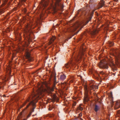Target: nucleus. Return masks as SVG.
<instances>
[{"mask_svg":"<svg viewBox=\"0 0 120 120\" xmlns=\"http://www.w3.org/2000/svg\"><path fill=\"white\" fill-rule=\"evenodd\" d=\"M45 90L43 88L40 86L37 88L36 93L33 92L31 95L28 97L25 103V104L27 102H29L25 109H26L29 106L30 108V113L27 116V118L29 117L31 113L34 111V109L36 107L35 104L39 99L40 96L42 95Z\"/></svg>","mask_w":120,"mask_h":120,"instance_id":"1","label":"nucleus"},{"mask_svg":"<svg viewBox=\"0 0 120 120\" xmlns=\"http://www.w3.org/2000/svg\"><path fill=\"white\" fill-rule=\"evenodd\" d=\"M30 25H27L25 30V33L24 34V36L26 37L28 40L30 39L31 37L30 35L32 34V32L30 29Z\"/></svg>","mask_w":120,"mask_h":120,"instance_id":"2","label":"nucleus"},{"mask_svg":"<svg viewBox=\"0 0 120 120\" xmlns=\"http://www.w3.org/2000/svg\"><path fill=\"white\" fill-rule=\"evenodd\" d=\"M84 51L85 50H84L83 49L82 51L79 52L76 55V56L74 57V58L77 61H79L80 59L83 58V56L84 55L83 51Z\"/></svg>","mask_w":120,"mask_h":120,"instance_id":"3","label":"nucleus"},{"mask_svg":"<svg viewBox=\"0 0 120 120\" xmlns=\"http://www.w3.org/2000/svg\"><path fill=\"white\" fill-rule=\"evenodd\" d=\"M99 67L101 68L104 69H107L108 66L106 61L104 60L101 61L99 64Z\"/></svg>","mask_w":120,"mask_h":120,"instance_id":"4","label":"nucleus"},{"mask_svg":"<svg viewBox=\"0 0 120 120\" xmlns=\"http://www.w3.org/2000/svg\"><path fill=\"white\" fill-rule=\"evenodd\" d=\"M95 11V10H94L91 13L89 14V17L88 20L84 24V25H86L90 20L94 14V12Z\"/></svg>","mask_w":120,"mask_h":120,"instance_id":"5","label":"nucleus"},{"mask_svg":"<svg viewBox=\"0 0 120 120\" xmlns=\"http://www.w3.org/2000/svg\"><path fill=\"white\" fill-rule=\"evenodd\" d=\"M61 0H56V1L57 5L60 7L61 9H63V8L64 6L63 4L60 3Z\"/></svg>","mask_w":120,"mask_h":120,"instance_id":"6","label":"nucleus"},{"mask_svg":"<svg viewBox=\"0 0 120 120\" xmlns=\"http://www.w3.org/2000/svg\"><path fill=\"white\" fill-rule=\"evenodd\" d=\"M54 90V89L53 88L48 87L47 88V92L49 94L51 95L52 94V92Z\"/></svg>","mask_w":120,"mask_h":120,"instance_id":"7","label":"nucleus"},{"mask_svg":"<svg viewBox=\"0 0 120 120\" xmlns=\"http://www.w3.org/2000/svg\"><path fill=\"white\" fill-rule=\"evenodd\" d=\"M109 66L113 69V70H116V68L115 64L112 62H111L109 64Z\"/></svg>","mask_w":120,"mask_h":120,"instance_id":"8","label":"nucleus"},{"mask_svg":"<svg viewBox=\"0 0 120 120\" xmlns=\"http://www.w3.org/2000/svg\"><path fill=\"white\" fill-rule=\"evenodd\" d=\"M90 88L91 90L94 91L96 89L98 88V86L95 85H92L90 86Z\"/></svg>","mask_w":120,"mask_h":120,"instance_id":"9","label":"nucleus"},{"mask_svg":"<svg viewBox=\"0 0 120 120\" xmlns=\"http://www.w3.org/2000/svg\"><path fill=\"white\" fill-rule=\"evenodd\" d=\"M105 4V2L103 0H101L99 3L98 7V9H99L102 7Z\"/></svg>","mask_w":120,"mask_h":120,"instance_id":"10","label":"nucleus"},{"mask_svg":"<svg viewBox=\"0 0 120 120\" xmlns=\"http://www.w3.org/2000/svg\"><path fill=\"white\" fill-rule=\"evenodd\" d=\"M100 107L96 105H95L94 106V110L95 111L97 112L100 109Z\"/></svg>","mask_w":120,"mask_h":120,"instance_id":"11","label":"nucleus"},{"mask_svg":"<svg viewBox=\"0 0 120 120\" xmlns=\"http://www.w3.org/2000/svg\"><path fill=\"white\" fill-rule=\"evenodd\" d=\"M79 26L78 23L77 24L75 25L71 29L72 31H75Z\"/></svg>","mask_w":120,"mask_h":120,"instance_id":"12","label":"nucleus"},{"mask_svg":"<svg viewBox=\"0 0 120 120\" xmlns=\"http://www.w3.org/2000/svg\"><path fill=\"white\" fill-rule=\"evenodd\" d=\"M66 77V76L64 74H62L60 75V80L63 81Z\"/></svg>","mask_w":120,"mask_h":120,"instance_id":"13","label":"nucleus"},{"mask_svg":"<svg viewBox=\"0 0 120 120\" xmlns=\"http://www.w3.org/2000/svg\"><path fill=\"white\" fill-rule=\"evenodd\" d=\"M26 56L27 58L30 61L31 60V58L30 56V54L28 52H27L26 54Z\"/></svg>","mask_w":120,"mask_h":120,"instance_id":"14","label":"nucleus"},{"mask_svg":"<svg viewBox=\"0 0 120 120\" xmlns=\"http://www.w3.org/2000/svg\"><path fill=\"white\" fill-rule=\"evenodd\" d=\"M6 10V9L4 8H0V15L4 13Z\"/></svg>","mask_w":120,"mask_h":120,"instance_id":"15","label":"nucleus"},{"mask_svg":"<svg viewBox=\"0 0 120 120\" xmlns=\"http://www.w3.org/2000/svg\"><path fill=\"white\" fill-rule=\"evenodd\" d=\"M55 37H53L51 39V40L49 42L50 44H51L53 42L54 40L55 39Z\"/></svg>","mask_w":120,"mask_h":120,"instance_id":"16","label":"nucleus"},{"mask_svg":"<svg viewBox=\"0 0 120 120\" xmlns=\"http://www.w3.org/2000/svg\"><path fill=\"white\" fill-rule=\"evenodd\" d=\"M108 43L110 46H112L114 44L113 42L111 41H109Z\"/></svg>","mask_w":120,"mask_h":120,"instance_id":"17","label":"nucleus"},{"mask_svg":"<svg viewBox=\"0 0 120 120\" xmlns=\"http://www.w3.org/2000/svg\"><path fill=\"white\" fill-rule=\"evenodd\" d=\"M71 64L68 63L66 64L65 65V67L67 68H68L70 66Z\"/></svg>","mask_w":120,"mask_h":120,"instance_id":"18","label":"nucleus"},{"mask_svg":"<svg viewBox=\"0 0 120 120\" xmlns=\"http://www.w3.org/2000/svg\"><path fill=\"white\" fill-rule=\"evenodd\" d=\"M78 109L81 111H82L83 110V108L82 107L79 106L78 108Z\"/></svg>","mask_w":120,"mask_h":120,"instance_id":"19","label":"nucleus"},{"mask_svg":"<svg viewBox=\"0 0 120 120\" xmlns=\"http://www.w3.org/2000/svg\"><path fill=\"white\" fill-rule=\"evenodd\" d=\"M54 85H55L56 84V77H54Z\"/></svg>","mask_w":120,"mask_h":120,"instance_id":"20","label":"nucleus"},{"mask_svg":"<svg viewBox=\"0 0 120 120\" xmlns=\"http://www.w3.org/2000/svg\"><path fill=\"white\" fill-rule=\"evenodd\" d=\"M99 72L100 74L102 75H104L105 73L103 71H100Z\"/></svg>","mask_w":120,"mask_h":120,"instance_id":"21","label":"nucleus"},{"mask_svg":"<svg viewBox=\"0 0 120 120\" xmlns=\"http://www.w3.org/2000/svg\"><path fill=\"white\" fill-rule=\"evenodd\" d=\"M97 32L96 31H94L93 32L92 34L93 35H94L95 34H96V33Z\"/></svg>","mask_w":120,"mask_h":120,"instance_id":"22","label":"nucleus"},{"mask_svg":"<svg viewBox=\"0 0 120 120\" xmlns=\"http://www.w3.org/2000/svg\"><path fill=\"white\" fill-rule=\"evenodd\" d=\"M62 85H66V82L64 83H61Z\"/></svg>","mask_w":120,"mask_h":120,"instance_id":"23","label":"nucleus"},{"mask_svg":"<svg viewBox=\"0 0 120 120\" xmlns=\"http://www.w3.org/2000/svg\"><path fill=\"white\" fill-rule=\"evenodd\" d=\"M43 4V6H44L45 7L47 6V3L46 4Z\"/></svg>","mask_w":120,"mask_h":120,"instance_id":"24","label":"nucleus"},{"mask_svg":"<svg viewBox=\"0 0 120 120\" xmlns=\"http://www.w3.org/2000/svg\"><path fill=\"white\" fill-rule=\"evenodd\" d=\"M76 103L75 102H74V103L73 104V106H75L76 105Z\"/></svg>","mask_w":120,"mask_h":120,"instance_id":"25","label":"nucleus"},{"mask_svg":"<svg viewBox=\"0 0 120 120\" xmlns=\"http://www.w3.org/2000/svg\"><path fill=\"white\" fill-rule=\"evenodd\" d=\"M82 116V114L81 113H80L79 114V116Z\"/></svg>","mask_w":120,"mask_h":120,"instance_id":"26","label":"nucleus"},{"mask_svg":"<svg viewBox=\"0 0 120 120\" xmlns=\"http://www.w3.org/2000/svg\"><path fill=\"white\" fill-rule=\"evenodd\" d=\"M118 114L120 115V111H119L117 112Z\"/></svg>","mask_w":120,"mask_h":120,"instance_id":"27","label":"nucleus"},{"mask_svg":"<svg viewBox=\"0 0 120 120\" xmlns=\"http://www.w3.org/2000/svg\"><path fill=\"white\" fill-rule=\"evenodd\" d=\"M24 12L25 13H26V9H24Z\"/></svg>","mask_w":120,"mask_h":120,"instance_id":"28","label":"nucleus"},{"mask_svg":"<svg viewBox=\"0 0 120 120\" xmlns=\"http://www.w3.org/2000/svg\"><path fill=\"white\" fill-rule=\"evenodd\" d=\"M114 1L116 2H117L118 0H113Z\"/></svg>","mask_w":120,"mask_h":120,"instance_id":"29","label":"nucleus"},{"mask_svg":"<svg viewBox=\"0 0 120 120\" xmlns=\"http://www.w3.org/2000/svg\"><path fill=\"white\" fill-rule=\"evenodd\" d=\"M24 110H23L22 111V112H21L22 113H23V112H24Z\"/></svg>","mask_w":120,"mask_h":120,"instance_id":"30","label":"nucleus"},{"mask_svg":"<svg viewBox=\"0 0 120 120\" xmlns=\"http://www.w3.org/2000/svg\"><path fill=\"white\" fill-rule=\"evenodd\" d=\"M22 1H23L24 2H25V1L26 0H22Z\"/></svg>","mask_w":120,"mask_h":120,"instance_id":"31","label":"nucleus"},{"mask_svg":"<svg viewBox=\"0 0 120 120\" xmlns=\"http://www.w3.org/2000/svg\"><path fill=\"white\" fill-rule=\"evenodd\" d=\"M80 119H81V120H83L82 119V118H80Z\"/></svg>","mask_w":120,"mask_h":120,"instance_id":"32","label":"nucleus"},{"mask_svg":"<svg viewBox=\"0 0 120 120\" xmlns=\"http://www.w3.org/2000/svg\"><path fill=\"white\" fill-rule=\"evenodd\" d=\"M23 120H26V119H24Z\"/></svg>","mask_w":120,"mask_h":120,"instance_id":"33","label":"nucleus"},{"mask_svg":"<svg viewBox=\"0 0 120 120\" xmlns=\"http://www.w3.org/2000/svg\"><path fill=\"white\" fill-rule=\"evenodd\" d=\"M85 15H88V14L87 13H86V14H85Z\"/></svg>","mask_w":120,"mask_h":120,"instance_id":"34","label":"nucleus"},{"mask_svg":"<svg viewBox=\"0 0 120 120\" xmlns=\"http://www.w3.org/2000/svg\"><path fill=\"white\" fill-rule=\"evenodd\" d=\"M9 73L10 74V71H9Z\"/></svg>","mask_w":120,"mask_h":120,"instance_id":"35","label":"nucleus"},{"mask_svg":"<svg viewBox=\"0 0 120 120\" xmlns=\"http://www.w3.org/2000/svg\"><path fill=\"white\" fill-rule=\"evenodd\" d=\"M54 97H55V95L54 94Z\"/></svg>","mask_w":120,"mask_h":120,"instance_id":"36","label":"nucleus"},{"mask_svg":"<svg viewBox=\"0 0 120 120\" xmlns=\"http://www.w3.org/2000/svg\"><path fill=\"white\" fill-rule=\"evenodd\" d=\"M5 96V95H4V96Z\"/></svg>","mask_w":120,"mask_h":120,"instance_id":"37","label":"nucleus"},{"mask_svg":"<svg viewBox=\"0 0 120 120\" xmlns=\"http://www.w3.org/2000/svg\"><path fill=\"white\" fill-rule=\"evenodd\" d=\"M54 44H55V43H54Z\"/></svg>","mask_w":120,"mask_h":120,"instance_id":"38","label":"nucleus"},{"mask_svg":"<svg viewBox=\"0 0 120 120\" xmlns=\"http://www.w3.org/2000/svg\"><path fill=\"white\" fill-rule=\"evenodd\" d=\"M71 64H72V62H71Z\"/></svg>","mask_w":120,"mask_h":120,"instance_id":"39","label":"nucleus"},{"mask_svg":"<svg viewBox=\"0 0 120 120\" xmlns=\"http://www.w3.org/2000/svg\"><path fill=\"white\" fill-rule=\"evenodd\" d=\"M83 59H84V57H83Z\"/></svg>","mask_w":120,"mask_h":120,"instance_id":"40","label":"nucleus"}]
</instances>
